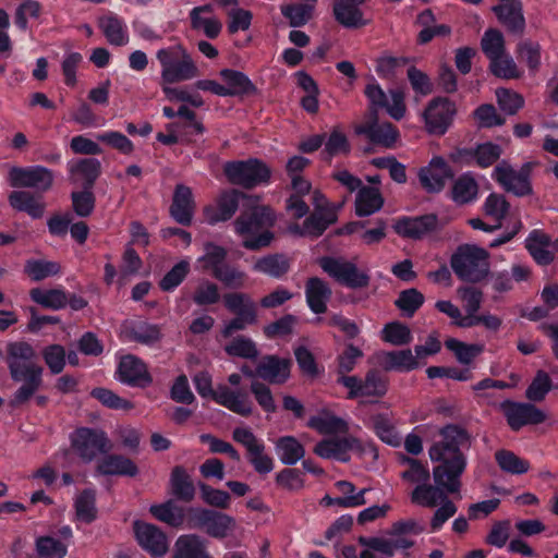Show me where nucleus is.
Instances as JSON below:
<instances>
[{"mask_svg": "<svg viewBox=\"0 0 558 558\" xmlns=\"http://www.w3.org/2000/svg\"><path fill=\"white\" fill-rule=\"evenodd\" d=\"M440 436L442 439L435 442L428 450L432 461L439 462L433 469L435 484L421 483L410 494L413 505L424 508L439 506L430 519L433 532L440 530L458 511L448 495L459 493L461 489V476L466 468V457L462 450L469 449L472 442L466 429L453 424L442 427Z\"/></svg>", "mask_w": 558, "mask_h": 558, "instance_id": "nucleus-1", "label": "nucleus"}, {"mask_svg": "<svg viewBox=\"0 0 558 558\" xmlns=\"http://www.w3.org/2000/svg\"><path fill=\"white\" fill-rule=\"evenodd\" d=\"M5 363L10 377L21 386L14 392L10 405L13 408L27 403L43 386L44 367L38 355L26 341H13L5 345Z\"/></svg>", "mask_w": 558, "mask_h": 558, "instance_id": "nucleus-2", "label": "nucleus"}, {"mask_svg": "<svg viewBox=\"0 0 558 558\" xmlns=\"http://www.w3.org/2000/svg\"><path fill=\"white\" fill-rule=\"evenodd\" d=\"M275 223V215L267 206L259 204L257 196H250L240 216L234 220L235 232L246 236L242 245L250 251L267 247L274 240L268 229Z\"/></svg>", "mask_w": 558, "mask_h": 558, "instance_id": "nucleus-3", "label": "nucleus"}, {"mask_svg": "<svg viewBox=\"0 0 558 558\" xmlns=\"http://www.w3.org/2000/svg\"><path fill=\"white\" fill-rule=\"evenodd\" d=\"M196 391L204 398L210 397L218 404L241 415L250 416L253 413V402L247 393L240 390H230L229 387L220 385L213 389L211 377L208 373L201 372L193 378Z\"/></svg>", "mask_w": 558, "mask_h": 558, "instance_id": "nucleus-4", "label": "nucleus"}, {"mask_svg": "<svg viewBox=\"0 0 558 558\" xmlns=\"http://www.w3.org/2000/svg\"><path fill=\"white\" fill-rule=\"evenodd\" d=\"M157 59L161 64L163 84L180 83L199 75L197 65L181 45L158 50Z\"/></svg>", "mask_w": 558, "mask_h": 558, "instance_id": "nucleus-5", "label": "nucleus"}, {"mask_svg": "<svg viewBox=\"0 0 558 558\" xmlns=\"http://www.w3.org/2000/svg\"><path fill=\"white\" fill-rule=\"evenodd\" d=\"M450 265L461 280L478 282L489 272L488 253L475 245H462L451 256Z\"/></svg>", "mask_w": 558, "mask_h": 558, "instance_id": "nucleus-6", "label": "nucleus"}, {"mask_svg": "<svg viewBox=\"0 0 558 558\" xmlns=\"http://www.w3.org/2000/svg\"><path fill=\"white\" fill-rule=\"evenodd\" d=\"M186 523L190 529H203L215 538H225L236 527L231 515L202 507L187 508Z\"/></svg>", "mask_w": 558, "mask_h": 558, "instance_id": "nucleus-7", "label": "nucleus"}, {"mask_svg": "<svg viewBox=\"0 0 558 558\" xmlns=\"http://www.w3.org/2000/svg\"><path fill=\"white\" fill-rule=\"evenodd\" d=\"M223 173L231 184L252 189L270 177V170L263 161L251 158L247 160L228 161L223 165Z\"/></svg>", "mask_w": 558, "mask_h": 558, "instance_id": "nucleus-8", "label": "nucleus"}, {"mask_svg": "<svg viewBox=\"0 0 558 558\" xmlns=\"http://www.w3.org/2000/svg\"><path fill=\"white\" fill-rule=\"evenodd\" d=\"M536 162H525L520 170L512 168L507 161L502 160L494 169L493 178L501 187L518 197L531 195L533 193L531 184V172Z\"/></svg>", "mask_w": 558, "mask_h": 558, "instance_id": "nucleus-9", "label": "nucleus"}, {"mask_svg": "<svg viewBox=\"0 0 558 558\" xmlns=\"http://www.w3.org/2000/svg\"><path fill=\"white\" fill-rule=\"evenodd\" d=\"M71 440L75 452L87 463L92 462L98 453H108L113 448L107 434L101 429L77 428Z\"/></svg>", "mask_w": 558, "mask_h": 558, "instance_id": "nucleus-10", "label": "nucleus"}, {"mask_svg": "<svg viewBox=\"0 0 558 558\" xmlns=\"http://www.w3.org/2000/svg\"><path fill=\"white\" fill-rule=\"evenodd\" d=\"M250 196L236 189L222 190L217 195L214 205L204 207L203 215L205 220L209 225L230 220L240 207L243 210Z\"/></svg>", "mask_w": 558, "mask_h": 558, "instance_id": "nucleus-11", "label": "nucleus"}, {"mask_svg": "<svg viewBox=\"0 0 558 558\" xmlns=\"http://www.w3.org/2000/svg\"><path fill=\"white\" fill-rule=\"evenodd\" d=\"M320 267L338 282L351 288L361 289L369 284V276L360 271L355 264L333 257H323L319 260Z\"/></svg>", "mask_w": 558, "mask_h": 558, "instance_id": "nucleus-12", "label": "nucleus"}, {"mask_svg": "<svg viewBox=\"0 0 558 558\" xmlns=\"http://www.w3.org/2000/svg\"><path fill=\"white\" fill-rule=\"evenodd\" d=\"M9 180L12 187H28L46 192L52 186L53 173L41 166L12 167L9 171Z\"/></svg>", "mask_w": 558, "mask_h": 558, "instance_id": "nucleus-13", "label": "nucleus"}, {"mask_svg": "<svg viewBox=\"0 0 558 558\" xmlns=\"http://www.w3.org/2000/svg\"><path fill=\"white\" fill-rule=\"evenodd\" d=\"M454 113L456 106L448 98H434L423 113L427 132L434 135L445 134Z\"/></svg>", "mask_w": 558, "mask_h": 558, "instance_id": "nucleus-14", "label": "nucleus"}, {"mask_svg": "<svg viewBox=\"0 0 558 558\" xmlns=\"http://www.w3.org/2000/svg\"><path fill=\"white\" fill-rule=\"evenodd\" d=\"M500 408L512 430H519L525 425H536L546 421V414L532 403L514 402L506 400Z\"/></svg>", "mask_w": 558, "mask_h": 558, "instance_id": "nucleus-15", "label": "nucleus"}, {"mask_svg": "<svg viewBox=\"0 0 558 558\" xmlns=\"http://www.w3.org/2000/svg\"><path fill=\"white\" fill-rule=\"evenodd\" d=\"M134 533L141 547L153 557H161L168 551V538L159 527L136 521L134 522Z\"/></svg>", "mask_w": 558, "mask_h": 558, "instance_id": "nucleus-16", "label": "nucleus"}, {"mask_svg": "<svg viewBox=\"0 0 558 558\" xmlns=\"http://www.w3.org/2000/svg\"><path fill=\"white\" fill-rule=\"evenodd\" d=\"M440 225L435 214L423 215L414 218L398 220L393 229L402 238L420 240L437 230Z\"/></svg>", "mask_w": 558, "mask_h": 558, "instance_id": "nucleus-17", "label": "nucleus"}, {"mask_svg": "<svg viewBox=\"0 0 558 558\" xmlns=\"http://www.w3.org/2000/svg\"><path fill=\"white\" fill-rule=\"evenodd\" d=\"M453 177V172L446 160L441 157H434L429 165L422 168L418 172L421 185L428 193L440 192L448 179Z\"/></svg>", "mask_w": 558, "mask_h": 558, "instance_id": "nucleus-18", "label": "nucleus"}, {"mask_svg": "<svg viewBox=\"0 0 558 558\" xmlns=\"http://www.w3.org/2000/svg\"><path fill=\"white\" fill-rule=\"evenodd\" d=\"M291 360L265 355L256 365L257 377L266 383L282 385L290 377Z\"/></svg>", "mask_w": 558, "mask_h": 558, "instance_id": "nucleus-19", "label": "nucleus"}, {"mask_svg": "<svg viewBox=\"0 0 558 558\" xmlns=\"http://www.w3.org/2000/svg\"><path fill=\"white\" fill-rule=\"evenodd\" d=\"M350 450H363L360 440L352 436L324 439L314 448L317 456L325 459L333 458L342 462L349 461L348 451Z\"/></svg>", "mask_w": 558, "mask_h": 558, "instance_id": "nucleus-20", "label": "nucleus"}, {"mask_svg": "<svg viewBox=\"0 0 558 558\" xmlns=\"http://www.w3.org/2000/svg\"><path fill=\"white\" fill-rule=\"evenodd\" d=\"M118 374L119 379L130 386L145 388L153 383L145 363L134 355H126L121 359Z\"/></svg>", "mask_w": 558, "mask_h": 558, "instance_id": "nucleus-21", "label": "nucleus"}, {"mask_svg": "<svg viewBox=\"0 0 558 558\" xmlns=\"http://www.w3.org/2000/svg\"><path fill=\"white\" fill-rule=\"evenodd\" d=\"M195 210V202L193 199L192 190L184 184H177L169 208L170 216L182 226L192 223Z\"/></svg>", "mask_w": 558, "mask_h": 558, "instance_id": "nucleus-22", "label": "nucleus"}, {"mask_svg": "<svg viewBox=\"0 0 558 558\" xmlns=\"http://www.w3.org/2000/svg\"><path fill=\"white\" fill-rule=\"evenodd\" d=\"M498 20L510 33L522 35L525 29V19L522 3L519 0H500V4L493 8Z\"/></svg>", "mask_w": 558, "mask_h": 558, "instance_id": "nucleus-23", "label": "nucleus"}, {"mask_svg": "<svg viewBox=\"0 0 558 558\" xmlns=\"http://www.w3.org/2000/svg\"><path fill=\"white\" fill-rule=\"evenodd\" d=\"M98 461L96 472L100 475L135 476L138 473L137 465L128 457L117 453H104Z\"/></svg>", "mask_w": 558, "mask_h": 558, "instance_id": "nucleus-24", "label": "nucleus"}, {"mask_svg": "<svg viewBox=\"0 0 558 558\" xmlns=\"http://www.w3.org/2000/svg\"><path fill=\"white\" fill-rule=\"evenodd\" d=\"M365 0H337L333 3L336 21L347 28H357L366 24L363 20L361 5Z\"/></svg>", "mask_w": 558, "mask_h": 558, "instance_id": "nucleus-25", "label": "nucleus"}, {"mask_svg": "<svg viewBox=\"0 0 558 558\" xmlns=\"http://www.w3.org/2000/svg\"><path fill=\"white\" fill-rule=\"evenodd\" d=\"M305 296L310 308L315 314H323L327 311V302L331 298V289L318 277H312L305 284Z\"/></svg>", "mask_w": 558, "mask_h": 558, "instance_id": "nucleus-26", "label": "nucleus"}, {"mask_svg": "<svg viewBox=\"0 0 558 558\" xmlns=\"http://www.w3.org/2000/svg\"><path fill=\"white\" fill-rule=\"evenodd\" d=\"M8 201L12 208L24 211L34 219L44 216L46 204L40 196H36L28 191H13L10 193Z\"/></svg>", "mask_w": 558, "mask_h": 558, "instance_id": "nucleus-27", "label": "nucleus"}, {"mask_svg": "<svg viewBox=\"0 0 558 558\" xmlns=\"http://www.w3.org/2000/svg\"><path fill=\"white\" fill-rule=\"evenodd\" d=\"M172 558H211L206 541L195 534L180 536L174 545Z\"/></svg>", "mask_w": 558, "mask_h": 558, "instance_id": "nucleus-28", "label": "nucleus"}, {"mask_svg": "<svg viewBox=\"0 0 558 558\" xmlns=\"http://www.w3.org/2000/svg\"><path fill=\"white\" fill-rule=\"evenodd\" d=\"M377 360L385 371H412L418 366V362L410 349L380 352L377 354Z\"/></svg>", "mask_w": 558, "mask_h": 558, "instance_id": "nucleus-29", "label": "nucleus"}, {"mask_svg": "<svg viewBox=\"0 0 558 558\" xmlns=\"http://www.w3.org/2000/svg\"><path fill=\"white\" fill-rule=\"evenodd\" d=\"M74 182L82 181L84 189H92L101 173V163L95 158H84L70 167Z\"/></svg>", "mask_w": 558, "mask_h": 558, "instance_id": "nucleus-30", "label": "nucleus"}, {"mask_svg": "<svg viewBox=\"0 0 558 558\" xmlns=\"http://www.w3.org/2000/svg\"><path fill=\"white\" fill-rule=\"evenodd\" d=\"M170 486L172 495L181 501L191 502L195 497V486L186 470L177 465L172 469L170 475Z\"/></svg>", "mask_w": 558, "mask_h": 558, "instance_id": "nucleus-31", "label": "nucleus"}, {"mask_svg": "<svg viewBox=\"0 0 558 558\" xmlns=\"http://www.w3.org/2000/svg\"><path fill=\"white\" fill-rule=\"evenodd\" d=\"M384 205V198L378 187L362 186L355 199V213L359 217H366L378 211Z\"/></svg>", "mask_w": 558, "mask_h": 558, "instance_id": "nucleus-32", "label": "nucleus"}, {"mask_svg": "<svg viewBox=\"0 0 558 558\" xmlns=\"http://www.w3.org/2000/svg\"><path fill=\"white\" fill-rule=\"evenodd\" d=\"M223 304L230 313L236 316L258 318L257 305L247 293H226L223 295Z\"/></svg>", "mask_w": 558, "mask_h": 558, "instance_id": "nucleus-33", "label": "nucleus"}, {"mask_svg": "<svg viewBox=\"0 0 558 558\" xmlns=\"http://www.w3.org/2000/svg\"><path fill=\"white\" fill-rule=\"evenodd\" d=\"M289 269V258L284 254L279 253L263 256L258 258L253 265V270L272 278H280L284 276Z\"/></svg>", "mask_w": 558, "mask_h": 558, "instance_id": "nucleus-34", "label": "nucleus"}, {"mask_svg": "<svg viewBox=\"0 0 558 558\" xmlns=\"http://www.w3.org/2000/svg\"><path fill=\"white\" fill-rule=\"evenodd\" d=\"M211 12L213 7L210 4L194 8L190 14L191 24L194 29L202 28L208 38H216L222 28V24L216 17H206L202 15L209 14Z\"/></svg>", "mask_w": 558, "mask_h": 558, "instance_id": "nucleus-35", "label": "nucleus"}, {"mask_svg": "<svg viewBox=\"0 0 558 558\" xmlns=\"http://www.w3.org/2000/svg\"><path fill=\"white\" fill-rule=\"evenodd\" d=\"M220 76L227 84L226 89L230 93L229 96L251 95L256 93L255 85L243 72L223 69L220 71Z\"/></svg>", "mask_w": 558, "mask_h": 558, "instance_id": "nucleus-36", "label": "nucleus"}, {"mask_svg": "<svg viewBox=\"0 0 558 558\" xmlns=\"http://www.w3.org/2000/svg\"><path fill=\"white\" fill-rule=\"evenodd\" d=\"M478 194V184L470 173L460 175L452 184L451 197L459 205L471 203Z\"/></svg>", "mask_w": 558, "mask_h": 558, "instance_id": "nucleus-37", "label": "nucleus"}, {"mask_svg": "<svg viewBox=\"0 0 558 558\" xmlns=\"http://www.w3.org/2000/svg\"><path fill=\"white\" fill-rule=\"evenodd\" d=\"M149 511L157 520L173 527L181 526L186 520V511L172 500H168L161 505H154L150 507Z\"/></svg>", "mask_w": 558, "mask_h": 558, "instance_id": "nucleus-38", "label": "nucleus"}, {"mask_svg": "<svg viewBox=\"0 0 558 558\" xmlns=\"http://www.w3.org/2000/svg\"><path fill=\"white\" fill-rule=\"evenodd\" d=\"M549 241V236L538 230H534L526 239L525 246L538 264L547 265L554 259L553 253L547 250Z\"/></svg>", "mask_w": 558, "mask_h": 558, "instance_id": "nucleus-39", "label": "nucleus"}, {"mask_svg": "<svg viewBox=\"0 0 558 558\" xmlns=\"http://www.w3.org/2000/svg\"><path fill=\"white\" fill-rule=\"evenodd\" d=\"M76 519L84 523H92L97 518L96 492L84 489L75 499L74 504Z\"/></svg>", "mask_w": 558, "mask_h": 558, "instance_id": "nucleus-40", "label": "nucleus"}, {"mask_svg": "<svg viewBox=\"0 0 558 558\" xmlns=\"http://www.w3.org/2000/svg\"><path fill=\"white\" fill-rule=\"evenodd\" d=\"M276 447L279 451L280 461L286 465L295 464L305 454L303 445L293 436L280 437Z\"/></svg>", "mask_w": 558, "mask_h": 558, "instance_id": "nucleus-41", "label": "nucleus"}, {"mask_svg": "<svg viewBox=\"0 0 558 558\" xmlns=\"http://www.w3.org/2000/svg\"><path fill=\"white\" fill-rule=\"evenodd\" d=\"M99 27L106 36L109 44L114 46H124L129 41V36L121 20L117 16L108 15L99 20Z\"/></svg>", "mask_w": 558, "mask_h": 558, "instance_id": "nucleus-42", "label": "nucleus"}, {"mask_svg": "<svg viewBox=\"0 0 558 558\" xmlns=\"http://www.w3.org/2000/svg\"><path fill=\"white\" fill-rule=\"evenodd\" d=\"M233 439L241 444L247 452L250 463L252 460L263 457L265 453L264 444L253 434V432L245 427H238L232 433Z\"/></svg>", "mask_w": 558, "mask_h": 558, "instance_id": "nucleus-43", "label": "nucleus"}, {"mask_svg": "<svg viewBox=\"0 0 558 558\" xmlns=\"http://www.w3.org/2000/svg\"><path fill=\"white\" fill-rule=\"evenodd\" d=\"M307 425L323 435L345 433L348 430V423L345 421L329 413L312 416Z\"/></svg>", "mask_w": 558, "mask_h": 558, "instance_id": "nucleus-44", "label": "nucleus"}, {"mask_svg": "<svg viewBox=\"0 0 558 558\" xmlns=\"http://www.w3.org/2000/svg\"><path fill=\"white\" fill-rule=\"evenodd\" d=\"M459 154L464 157H474L476 163L486 168L496 162L501 155V147L493 143H484L478 145L475 149H463Z\"/></svg>", "mask_w": 558, "mask_h": 558, "instance_id": "nucleus-45", "label": "nucleus"}, {"mask_svg": "<svg viewBox=\"0 0 558 558\" xmlns=\"http://www.w3.org/2000/svg\"><path fill=\"white\" fill-rule=\"evenodd\" d=\"M29 295L37 304L51 310H59L66 305L68 296L61 289L41 290L34 288Z\"/></svg>", "mask_w": 558, "mask_h": 558, "instance_id": "nucleus-46", "label": "nucleus"}, {"mask_svg": "<svg viewBox=\"0 0 558 558\" xmlns=\"http://www.w3.org/2000/svg\"><path fill=\"white\" fill-rule=\"evenodd\" d=\"M489 71L495 76L504 80H517L522 76V72L507 51L489 61Z\"/></svg>", "mask_w": 558, "mask_h": 558, "instance_id": "nucleus-47", "label": "nucleus"}, {"mask_svg": "<svg viewBox=\"0 0 558 558\" xmlns=\"http://www.w3.org/2000/svg\"><path fill=\"white\" fill-rule=\"evenodd\" d=\"M336 221V210L313 211L305 219V232L308 233V236L318 238L330 225L335 223Z\"/></svg>", "mask_w": 558, "mask_h": 558, "instance_id": "nucleus-48", "label": "nucleus"}, {"mask_svg": "<svg viewBox=\"0 0 558 558\" xmlns=\"http://www.w3.org/2000/svg\"><path fill=\"white\" fill-rule=\"evenodd\" d=\"M324 143L323 158L328 161L333 156L348 155L351 150L347 135L339 128H333Z\"/></svg>", "mask_w": 558, "mask_h": 558, "instance_id": "nucleus-49", "label": "nucleus"}, {"mask_svg": "<svg viewBox=\"0 0 558 558\" xmlns=\"http://www.w3.org/2000/svg\"><path fill=\"white\" fill-rule=\"evenodd\" d=\"M445 344L448 350L454 353L457 360L464 365L471 364L484 350L482 344H468L453 338L446 340Z\"/></svg>", "mask_w": 558, "mask_h": 558, "instance_id": "nucleus-50", "label": "nucleus"}, {"mask_svg": "<svg viewBox=\"0 0 558 558\" xmlns=\"http://www.w3.org/2000/svg\"><path fill=\"white\" fill-rule=\"evenodd\" d=\"M481 48L489 61L505 53L506 46L502 33L496 28L487 29L481 39Z\"/></svg>", "mask_w": 558, "mask_h": 558, "instance_id": "nucleus-51", "label": "nucleus"}, {"mask_svg": "<svg viewBox=\"0 0 558 558\" xmlns=\"http://www.w3.org/2000/svg\"><path fill=\"white\" fill-rule=\"evenodd\" d=\"M225 351L230 356H236L247 360H255L259 355L255 342L245 336H238L233 338L225 347Z\"/></svg>", "mask_w": 558, "mask_h": 558, "instance_id": "nucleus-52", "label": "nucleus"}, {"mask_svg": "<svg viewBox=\"0 0 558 558\" xmlns=\"http://www.w3.org/2000/svg\"><path fill=\"white\" fill-rule=\"evenodd\" d=\"M499 468L507 473L523 474L529 471L530 464L512 451L499 450L495 453Z\"/></svg>", "mask_w": 558, "mask_h": 558, "instance_id": "nucleus-53", "label": "nucleus"}, {"mask_svg": "<svg viewBox=\"0 0 558 558\" xmlns=\"http://www.w3.org/2000/svg\"><path fill=\"white\" fill-rule=\"evenodd\" d=\"M371 420L377 436L383 441L395 447L400 444V437L398 436L392 422L387 415L375 414Z\"/></svg>", "mask_w": 558, "mask_h": 558, "instance_id": "nucleus-54", "label": "nucleus"}, {"mask_svg": "<svg viewBox=\"0 0 558 558\" xmlns=\"http://www.w3.org/2000/svg\"><path fill=\"white\" fill-rule=\"evenodd\" d=\"M518 57L524 61L532 73L541 66V45L531 40L520 41L517 46Z\"/></svg>", "mask_w": 558, "mask_h": 558, "instance_id": "nucleus-55", "label": "nucleus"}, {"mask_svg": "<svg viewBox=\"0 0 558 558\" xmlns=\"http://www.w3.org/2000/svg\"><path fill=\"white\" fill-rule=\"evenodd\" d=\"M313 4H287L281 7V13L289 20L292 27L305 25L313 16Z\"/></svg>", "mask_w": 558, "mask_h": 558, "instance_id": "nucleus-56", "label": "nucleus"}, {"mask_svg": "<svg viewBox=\"0 0 558 558\" xmlns=\"http://www.w3.org/2000/svg\"><path fill=\"white\" fill-rule=\"evenodd\" d=\"M36 551L41 558H64L68 547L53 537L41 536L36 539Z\"/></svg>", "mask_w": 558, "mask_h": 558, "instance_id": "nucleus-57", "label": "nucleus"}, {"mask_svg": "<svg viewBox=\"0 0 558 558\" xmlns=\"http://www.w3.org/2000/svg\"><path fill=\"white\" fill-rule=\"evenodd\" d=\"M424 303V295L415 288L407 289L400 292L395 305L411 317Z\"/></svg>", "mask_w": 558, "mask_h": 558, "instance_id": "nucleus-58", "label": "nucleus"}, {"mask_svg": "<svg viewBox=\"0 0 558 558\" xmlns=\"http://www.w3.org/2000/svg\"><path fill=\"white\" fill-rule=\"evenodd\" d=\"M402 462L409 465V468L401 473L402 480L416 485L429 482V470L426 466H424L420 460L403 457Z\"/></svg>", "mask_w": 558, "mask_h": 558, "instance_id": "nucleus-59", "label": "nucleus"}, {"mask_svg": "<svg viewBox=\"0 0 558 558\" xmlns=\"http://www.w3.org/2000/svg\"><path fill=\"white\" fill-rule=\"evenodd\" d=\"M213 276L231 289H240L246 281V274L228 263L218 268Z\"/></svg>", "mask_w": 558, "mask_h": 558, "instance_id": "nucleus-60", "label": "nucleus"}, {"mask_svg": "<svg viewBox=\"0 0 558 558\" xmlns=\"http://www.w3.org/2000/svg\"><path fill=\"white\" fill-rule=\"evenodd\" d=\"M496 98L499 108L509 116L515 114L524 106V98L511 89H496Z\"/></svg>", "mask_w": 558, "mask_h": 558, "instance_id": "nucleus-61", "label": "nucleus"}, {"mask_svg": "<svg viewBox=\"0 0 558 558\" xmlns=\"http://www.w3.org/2000/svg\"><path fill=\"white\" fill-rule=\"evenodd\" d=\"M383 339L393 345H404L412 341V335L408 326L399 322H393L385 326Z\"/></svg>", "mask_w": 558, "mask_h": 558, "instance_id": "nucleus-62", "label": "nucleus"}, {"mask_svg": "<svg viewBox=\"0 0 558 558\" xmlns=\"http://www.w3.org/2000/svg\"><path fill=\"white\" fill-rule=\"evenodd\" d=\"M43 359L49 371L53 374H60L65 366V350L60 344H50L43 349Z\"/></svg>", "mask_w": 558, "mask_h": 558, "instance_id": "nucleus-63", "label": "nucleus"}, {"mask_svg": "<svg viewBox=\"0 0 558 558\" xmlns=\"http://www.w3.org/2000/svg\"><path fill=\"white\" fill-rule=\"evenodd\" d=\"M551 389V379L544 371H538L536 376L527 387L525 397L534 402L543 401L545 396Z\"/></svg>", "mask_w": 558, "mask_h": 558, "instance_id": "nucleus-64", "label": "nucleus"}]
</instances>
